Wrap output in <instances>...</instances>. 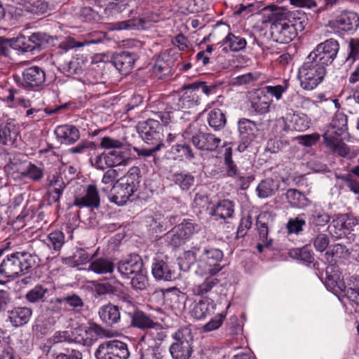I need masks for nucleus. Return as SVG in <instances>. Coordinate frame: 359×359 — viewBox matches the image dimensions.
<instances>
[{
    "instance_id": "36",
    "label": "nucleus",
    "mask_w": 359,
    "mask_h": 359,
    "mask_svg": "<svg viewBox=\"0 0 359 359\" xmlns=\"http://www.w3.org/2000/svg\"><path fill=\"white\" fill-rule=\"evenodd\" d=\"M218 44L228 46L231 51L238 52L245 48L247 42L243 37L230 32Z\"/></svg>"
},
{
    "instance_id": "51",
    "label": "nucleus",
    "mask_w": 359,
    "mask_h": 359,
    "mask_svg": "<svg viewBox=\"0 0 359 359\" xmlns=\"http://www.w3.org/2000/svg\"><path fill=\"white\" fill-rule=\"evenodd\" d=\"M171 152L177 155L179 158H184L191 161L194 158V154L189 145L184 144H177L172 147Z\"/></svg>"
},
{
    "instance_id": "55",
    "label": "nucleus",
    "mask_w": 359,
    "mask_h": 359,
    "mask_svg": "<svg viewBox=\"0 0 359 359\" xmlns=\"http://www.w3.org/2000/svg\"><path fill=\"white\" fill-rule=\"evenodd\" d=\"M330 220L328 214L323 210H316L310 217L309 222L311 224L316 226H324Z\"/></svg>"
},
{
    "instance_id": "15",
    "label": "nucleus",
    "mask_w": 359,
    "mask_h": 359,
    "mask_svg": "<svg viewBox=\"0 0 359 359\" xmlns=\"http://www.w3.org/2000/svg\"><path fill=\"white\" fill-rule=\"evenodd\" d=\"M74 205L79 208L88 207L93 209L99 208L100 198L96 186L94 184L88 185L83 195L74 197Z\"/></svg>"
},
{
    "instance_id": "16",
    "label": "nucleus",
    "mask_w": 359,
    "mask_h": 359,
    "mask_svg": "<svg viewBox=\"0 0 359 359\" xmlns=\"http://www.w3.org/2000/svg\"><path fill=\"white\" fill-rule=\"evenodd\" d=\"M100 327L96 325L90 326H79L72 331V342L90 346L95 339V334Z\"/></svg>"
},
{
    "instance_id": "58",
    "label": "nucleus",
    "mask_w": 359,
    "mask_h": 359,
    "mask_svg": "<svg viewBox=\"0 0 359 359\" xmlns=\"http://www.w3.org/2000/svg\"><path fill=\"white\" fill-rule=\"evenodd\" d=\"M72 332L67 330L57 331L48 339V342L52 344H55L62 342H72Z\"/></svg>"
},
{
    "instance_id": "24",
    "label": "nucleus",
    "mask_w": 359,
    "mask_h": 359,
    "mask_svg": "<svg viewBox=\"0 0 359 359\" xmlns=\"http://www.w3.org/2000/svg\"><path fill=\"white\" fill-rule=\"evenodd\" d=\"M55 133L58 140L65 144L74 143L80 137L79 130L72 125L59 126L55 128Z\"/></svg>"
},
{
    "instance_id": "1",
    "label": "nucleus",
    "mask_w": 359,
    "mask_h": 359,
    "mask_svg": "<svg viewBox=\"0 0 359 359\" xmlns=\"http://www.w3.org/2000/svg\"><path fill=\"white\" fill-rule=\"evenodd\" d=\"M271 32L276 41L280 43H288L297 36V32L304 29V20L301 17L286 10L278 8L271 15Z\"/></svg>"
},
{
    "instance_id": "40",
    "label": "nucleus",
    "mask_w": 359,
    "mask_h": 359,
    "mask_svg": "<svg viewBox=\"0 0 359 359\" xmlns=\"http://www.w3.org/2000/svg\"><path fill=\"white\" fill-rule=\"evenodd\" d=\"M185 296L178 291H169L164 294L165 304L172 309H180L184 308Z\"/></svg>"
},
{
    "instance_id": "32",
    "label": "nucleus",
    "mask_w": 359,
    "mask_h": 359,
    "mask_svg": "<svg viewBox=\"0 0 359 359\" xmlns=\"http://www.w3.org/2000/svg\"><path fill=\"white\" fill-rule=\"evenodd\" d=\"M107 154V167L114 168L117 166L128 165L130 158L127 156L126 152L118 150H111L106 152Z\"/></svg>"
},
{
    "instance_id": "41",
    "label": "nucleus",
    "mask_w": 359,
    "mask_h": 359,
    "mask_svg": "<svg viewBox=\"0 0 359 359\" xmlns=\"http://www.w3.org/2000/svg\"><path fill=\"white\" fill-rule=\"evenodd\" d=\"M286 198L288 203L293 208H302L309 203V201L304 194L294 189L287 190Z\"/></svg>"
},
{
    "instance_id": "37",
    "label": "nucleus",
    "mask_w": 359,
    "mask_h": 359,
    "mask_svg": "<svg viewBox=\"0 0 359 359\" xmlns=\"http://www.w3.org/2000/svg\"><path fill=\"white\" fill-rule=\"evenodd\" d=\"M289 86L290 83L288 80L283 79L278 84L265 86L261 90L266 95H270L271 97H275L276 100H280L282 99L283 95L289 88Z\"/></svg>"
},
{
    "instance_id": "7",
    "label": "nucleus",
    "mask_w": 359,
    "mask_h": 359,
    "mask_svg": "<svg viewBox=\"0 0 359 359\" xmlns=\"http://www.w3.org/2000/svg\"><path fill=\"white\" fill-rule=\"evenodd\" d=\"M339 50L337 41L330 39L317 45L307 56L327 68L336 58Z\"/></svg>"
},
{
    "instance_id": "23",
    "label": "nucleus",
    "mask_w": 359,
    "mask_h": 359,
    "mask_svg": "<svg viewBox=\"0 0 359 359\" xmlns=\"http://www.w3.org/2000/svg\"><path fill=\"white\" fill-rule=\"evenodd\" d=\"M215 307L216 304L212 299L206 297L203 298L193 304L191 314L194 318L201 320L212 313Z\"/></svg>"
},
{
    "instance_id": "14",
    "label": "nucleus",
    "mask_w": 359,
    "mask_h": 359,
    "mask_svg": "<svg viewBox=\"0 0 359 359\" xmlns=\"http://www.w3.org/2000/svg\"><path fill=\"white\" fill-rule=\"evenodd\" d=\"M142 267V258L137 254L130 255L117 264V270L123 278H130L131 275L140 272Z\"/></svg>"
},
{
    "instance_id": "18",
    "label": "nucleus",
    "mask_w": 359,
    "mask_h": 359,
    "mask_svg": "<svg viewBox=\"0 0 359 359\" xmlns=\"http://www.w3.org/2000/svg\"><path fill=\"white\" fill-rule=\"evenodd\" d=\"M19 126L15 121L11 120L0 124V144L11 145L17 140Z\"/></svg>"
},
{
    "instance_id": "57",
    "label": "nucleus",
    "mask_w": 359,
    "mask_h": 359,
    "mask_svg": "<svg viewBox=\"0 0 359 359\" xmlns=\"http://www.w3.org/2000/svg\"><path fill=\"white\" fill-rule=\"evenodd\" d=\"M130 283L133 288L135 290H143L146 289L148 285V279L142 269L140 272L135 274V276L132 278Z\"/></svg>"
},
{
    "instance_id": "63",
    "label": "nucleus",
    "mask_w": 359,
    "mask_h": 359,
    "mask_svg": "<svg viewBox=\"0 0 359 359\" xmlns=\"http://www.w3.org/2000/svg\"><path fill=\"white\" fill-rule=\"evenodd\" d=\"M93 167L99 170H104L107 167V154L102 152L91 156L89 159Z\"/></svg>"
},
{
    "instance_id": "43",
    "label": "nucleus",
    "mask_w": 359,
    "mask_h": 359,
    "mask_svg": "<svg viewBox=\"0 0 359 359\" xmlns=\"http://www.w3.org/2000/svg\"><path fill=\"white\" fill-rule=\"evenodd\" d=\"M174 344L193 346L194 337L190 327L186 326L178 329L172 335Z\"/></svg>"
},
{
    "instance_id": "38",
    "label": "nucleus",
    "mask_w": 359,
    "mask_h": 359,
    "mask_svg": "<svg viewBox=\"0 0 359 359\" xmlns=\"http://www.w3.org/2000/svg\"><path fill=\"white\" fill-rule=\"evenodd\" d=\"M207 121L209 126L215 130L223 128L226 124V117L223 111L218 108H214L209 111Z\"/></svg>"
},
{
    "instance_id": "34",
    "label": "nucleus",
    "mask_w": 359,
    "mask_h": 359,
    "mask_svg": "<svg viewBox=\"0 0 359 359\" xmlns=\"http://www.w3.org/2000/svg\"><path fill=\"white\" fill-rule=\"evenodd\" d=\"M238 130L242 140L251 142L255 137L257 125L250 119L241 118L238 121Z\"/></svg>"
},
{
    "instance_id": "28",
    "label": "nucleus",
    "mask_w": 359,
    "mask_h": 359,
    "mask_svg": "<svg viewBox=\"0 0 359 359\" xmlns=\"http://www.w3.org/2000/svg\"><path fill=\"white\" fill-rule=\"evenodd\" d=\"M100 319L108 325L118 323L121 318V313L117 306L108 304L101 306L99 309Z\"/></svg>"
},
{
    "instance_id": "39",
    "label": "nucleus",
    "mask_w": 359,
    "mask_h": 359,
    "mask_svg": "<svg viewBox=\"0 0 359 359\" xmlns=\"http://www.w3.org/2000/svg\"><path fill=\"white\" fill-rule=\"evenodd\" d=\"M223 147L224 150L222 152L224 158L226 175L229 177H235L238 175V170L236 165L232 160L231 143L224 142L223 144Z\"/></svg>"
},
{
    "instance_id": "29",
    "label": "nucleus",
    "mask_w": 359,
    "mask_h": 359,
    "mask_svg": "<svg viewBox=\"0 0 359 359\" xmlns=\"http://www.w3.org/2000/svg\"><path fill=\"white\" fill-rule=\"evenodd\" d=\"M141 178L140 169L137 166L131 167L127 173L117 181L135 192L139 187Z\"/></svg>"
},
{
    "instance_id": "13",
    "label": "nucleus",
    "mask_w": 359,
    "mask_h": 359,
    "mask_svg": "<svg viewBox=\"0 0 359 359\" xmlns=\"http://www.w3.org/2000/svg\"><path fill=\"white\" fill-rule=\"evenodd\" d=\"M151 273L156 280H171L174 272L168 263V257L162 253L156 255L153 259Z\"/></svg>"
},
{
    "instance_id": "6",
    "label": "nucleus",
    "mask_w": 359,
    "mask_h": 359,
    "mask_svg": "<svg viewBox=\"0 0 359 359\" xmlns=\"http://www.w3.org/2000/svg\"><path fill=\"white\" fill-rule=\"evenodd\" d=\"M224 258L223 252L216 248H205L197 259L196 273L199 276L217 275L223 266L221 262Z\"/></svg>"
},
{
    "instance_id": "26",
    "label": "nucleus",
    "mask_w": 359,
    "mask_h": 359,
    "mask_svg": "<svg viewBox=\"0 0 359 359\" xmlns=\"http://www.w3.org/2000/svg\"><path fill=\"white\" fill-rule=\"evenodd\" d=\"M55 322L53 316H40L33 324L32 331L38 337L45 336L53 330Z\"/></svg>"
},
{
    "instance_id": "3",
    "label": "nucleus",
    "mask_w": 359,
    "mask_h": 359,
    "mask_svg": "<svg viewBox=\"0 0 359 359\" xmlns=\"http://www.w3.org/2000/svg\"><path fill=\"white\" fill-rule=\"evenodd\" d=\"M326 74L327 68L306 56L299 67L297 79L302 89L312 90L323 81Z\"/></svg>"
},
{
    "instance_id": "62",
    "label": "nucleus",
    "mask_w": 359,
    "mask_h": 359,
    "mask_svg": "<svg viewBox=\"0 0 359 359\" xmlns=\"http://www.w3.org/2000/svg\"><path fill=\"white\" fill-rule=\"evenodd\" d=\"M327 286L330 288L331 291L334 294H342L346 291V285L343 280L338 278L334 280L327 276Z\"/></svg>"
},
{
    "instance_id": "21",
    "label": "nucleus",
    "mask_w": 359,
    "mask_h": 359,
    "mask_svg": "<svg viewBox=\"0 0 359 359\" xmlns=\"http://www.w3.org/2000/svg\"><path fill=\"white\" fill-rule=\"evenodd\" d=\"M137 56L130 51H123L114 57V65L123 74H127L133 69Z\"/></svg>"
},
{
    "instance_id": "61",
    "label": "nucleus",
    "mask_w": 359,
    "mask_h": 359,
    "mask_svg": "<svg viewBox=\"0 0 359 359\" xmlns=\"http://www.w3.org/2000/svg\"><path fill=\"white\" fill-rule=\"evenodd\" d=\"M32 51L40 48L44 43L48 42V36L44 33H33L29 36Z\"/></svg>"
},
{
    "instance_id": "52",
    "label": "nucleus",
    "mask_w": 359,
    "mask_h": 359,
    "mask_svg": "<svg viewBox=\"0 0 359 359\" xmlns=\"http://www.w3.org/2000/svg\"><path fill=\"white\" fill-rule=\"evenodd\" d=\"M47 292V288L41 285H36L26 294L25 297L28 302L36 303L39 301H43Z\"/></svg>"
},
{
    "instance_id": "50",
    "label": "nucleus",
    "mask_w": 359,
    "mask_h": 359,
    "mask_svg": "<svg viewBox=\"0 0 359 359\" xmlns=\"http://www.w3.org/2000/svg\"><path fill=\"white\" fill-rule=\"evenodd\" d=\"M61 305L69 306L74 310L79 311L83 306V300L76 294L68 295L62 299H57Z\"/></svg>"
},
{
    "instance_id": "5",
    "label": "nucleus",
    "mask_w": 359,
    "mask_h": 359,
    "mask_svg": "<svg viewBox=\"0 0 359 359\" xmlns=\"http://www.w3.org/2000/svg\"><path fill=\"white\" fill-rule=\"evenodd\" d=\"M35 262V257L27 252H17L7 255L0 264V275L14 278L29 269Z\"/></svg>"
},
{
    "instance_id": "45",
    "label": "nucleus",
    "mask_w": 359,
    "mask_h": 359,
    "mask_svg": "<svg viewBox=\"0 0 359 359\" xmlns=\"http://www.w3.org/2000/svg\"><path fill=\"white\" fill-rule=\"evenodd\" d=\"M22 6L25 11L36 15L44 14L48 10L45 0H25Z\"/></svg>"
},
{
    "instance_id": "53",
    "label": "nucleus",
    "mask_w": 359,
    "mask_h": 359,
    "mask_svg": "<svg viewBox=\"0 0 359 359\" xmlns=\"http://www.w3.org/2000/svg\"><path fill=\"white\" fill-rule=\"evenodd\" d=\"M173 180L182 189L187 190L194 184V177L190 174L181 172L175 174Z\"/></svg>"
},
{
    "instance_id": "30",
    "label": "nucleus",
    "mask_w": 359,
    "mask_h": 359,
    "mask_svg": "<svg viewBox=\"0 0 359 359\" xmlns=\"http://www.w3.org/2000/svg\"><path fill=\"white\" fill-rule=\"evenodd\" d=\"M272 102L273 100L260 90L251 101V107L257 114L262 115L270 111Z\"/></svg>"
},
{
    "instance_id": "12",
    "label": "nucleus",
    "mask_w": 359,
    "mask_h": 359,
    "mask_svg": "<svg viewBox=\"0 0 359 359\" xmlns=\"http://www.w3.org/2000/svg\"><path fill=\"white\" fill-rule=\"evenodd\" d=\"M142 139L147 143L162 142L163 128L158 121L149 118L140 122L137 127Z\"/></svg>"
},
{
    "instance_id": "9",
    "label": "nucleus",
    "mask_w": 359,
    "mask_h": 359,
    "mask_svg": "<svg viewBox=\"0 0 359 359\" xmlns=\"http://www.w3.org/2000/svg\"><path fill=\"white\" fill-rule=\"evenodd\" d=\"M199 103L200 98L196 83L184 88L179 94L173 95L172 98V107L175 110L186 111L198 106Z\"/></svg>"
},
{
    "instance_id": "11",
    "label": "nucleus",
    "mask_w": 359,
    "mask_h": 359,
    "mask_svg": "<svg viewBox=\"0 0 359 359\" xmlns=\"http://www.w3.org/2000/svg\"><path fill=\"white\" fill-rule=\"evenodd\" d=\"M45 81V71L39 67L33 66L23 70L20 86L26 90H38Z\"/></svg>"
},
{
    "instance_id": "33",
    "label": "nucleus",
    "mask_w": 359,
    "mask_h": 359,
    "mask_svg": "<svg viewBox=\"0 0 359 359\" xmlns=\"http://www.w3.org/2000/svg\"><path fill=\"white\" fill-rule=\"evenodd\" d=\"M114 269L113 262L104 257L96 258L90 262L88 270L97 274L111 273Z\"/></svg>"
},
{
    "instance_id": "10",
    "label": "nucleus",
    "mask_w": 359,
    "mask_h": 359,
    "mask_svg": "<svg viewBox=\"0 0 359 359\" xmlns=\"http://www.w3.org/2000/svg\"><path fill=\"white\" fill-rule=\"evenodd\" d=\"M201 230V226L191 222H184L175 226L165 235V241L175 247L184 243L194 233Z\"/></svg>"
},
{
    "instance_id": "60",
    "label": "nucleus",
    "mask_w": 359,
    "mask_h": 359,
    "mask_svg": "<svg viewBox=\"0 0 359 359\" xmlns=\"http://www.w3.org/2000/svg\"><path fill=\"white\" fill-rule=\"evenodd\" d=\"M306 224L305 220L300 216L294 219H289L287 224V229L289 233H299L302 231L303 226Z\"/></svg>"
},
{
    "instance_id": "42",
    "label": "nucleus",
    "mask_w": 359,
    "mask_h": 359,
    "mask_svg": "<svg viewBox=\"0 0 359 359\" xmlns=\"http://www.w3.org/2000/svg\"><path fill=\"white\" fill-rule=\"evenodd\" d=\"M169 351L172 359H189L193 353V346L172 343Z\"/></svg>"
},
{
    "instance_id": "47",
    "label": "nucleus",
    "mask_w": 359,
    "mask_h": 359,
    "mask_svg": "<svg viewBox=\"0 0 359 359\" xmlns=\"http://www.w3.org/2000/svg\"><path fill=\"white\" fill-rule=\"evenodd\" d=\"M10 45L12 48L22 52H32L29 36H26L24 34H20L16 38H13L11 40Z\"/></svg>"
},
{
    "instance_id": "2",
    "label": "nucleus",
    "mask_w": 359,
    "mask_h": 359,
    "mask_svg": "<svg viewBox=\"0 0 359 359\" xmlns=\"http://www.w3.org/2000/svg\"><path fill=\"white\" fill-rule=\"evenodd\" d=\"M347 117L342 113L335 115L323 135L326 147L334 154L346 157L349 154V148L342 141L341 136L347 131Z\"/></svg>"
},
{
    "instance_id": "27",
    "label": "nucleus",
    "mask_w": 359,
    "mask_h": 359,
    "mask_svg": "<svg viewBox=\"0 0 359 359\" xmlns=\"http://www.w3.org/2000/svg\"><path fill=\"white\" fill-rule=\"evenodd\" d=\"M336 23L339 28L343 31H355L359 26V16L355 12H344L341 14Z\"/></svg>"
},
{
    "instance_id": "8",
    "label": "nucleus",
    "mask_w": 359,
    "mask_h": 359,
    "mask_svg": "<svg viewBox=\"0 0 359 359\" xmlns=\"http://www.w3.org/2000/svg\"><path fill=\"white\" fill-rule=\"evenodd\" d=\"M95 356L97 359H128L130 352L126 343L119 340H110L99 345Z\"/></svg>"
},
{
    "instance_id": "64",
    "label": "nucleus",
    "mask_w": 359,
    "mask_h": 359,
    "mask_svg": "<svg viewBox=\"0 0 359 359\" xmlns=\"http://www.w3.org/2000/svg\"><path fill=\"white\" fill-rule=\"evenodd\" d=\"M60 68L67 76H71L79 73L81 71V67L76 60H71L60 65Z\"/></svg>"
},
{
    "instance_id": "49",
    "label": "nucleus",
    "mask_w": 359,
    "mask_h": 359,
    "mask_svg": "<svg viewBox=\"0 0 359 359\" xmlns=\"http://www.w3.org/2000/svg\"><path fill=\"white\" fill-rule=\"evenodd\" d=\"M338 183L339 181L344 182V184L353 194H359V182L352 175L351 173L341 175H336Z\"/></svg>"
},
{
    "instance_id": "17",
    "label": "nucleus",
    "mask_w": 359,
    "mask_h": 359,
    "mask_svg": "<svg viewBox=\"0 0 359 359\" xmlns=\"http://www.w3.org/2000/svg\"><path fill=\"white\" fill-rule=\"evenodd\" d=\"M209 215L215 220H225L233 217L235 212L234 203L229 199L219 201L209 208Z\"/></svg>"
},
{
    "instance_id": "56",
    "label": "nucleus",
    "mask_w": 359,
    "mask_h": 359,
    "mask_svg": "<svg viewBox=\"0 0 359 359\" xmlns=\"http://www.w3.org/2000/svg\"><path fill=\"white\" fill-rule=\"evenodd\" d=\"M22 175L34 181H39L43 177V170L41 167L29 163Z\"/></svg>"
},
{
    "instance_id": "35",
    "label": "nucleus",
    "mask_w": 359,
    "mask_h": 359,
    "mask_svg": "<svg viewBox=\"0 0 359 359\" xmlns=\"http://www.w3.org/2000/svg\"><path fill=\"white\" fill-rule=\"evenodd\" d=\"M43 241L50 250L58 253L65 243V236L62 231L56 230L50 232Z\"/></svg>"
},
{
    "instance_id": "25",
    "label": "nucleus",
    "mask_w": 359,
    "mask_h": 359,
    "mask_svg": "<svg viewBox=\"0 0 359 359\" xmlns=\"http://www.w3.org/2000/svg\"><path fill=\"white\" fill-rule=\"evenodd\" d=\"M131 324L133 326L144 330V329H160L161 325L155 322L148 315L141 311H136L133 313H130Z\"/></svg>"
},
{
    "instance_id": "22",
    "label": "nucleus",
    "mask_w": 359,
    "mask_h": 359,
    "mask_svg": "<svg viewBox=\"0 0 359 359\" xmlns=\"http://www.w3.org/2000/svg\"><path fill=\"white\" fill-rule=\"evenodd\" d=\"M357 220L346 214L339 215L332 220V226L334 229V234L336 237H341L344 236L346 231L357 224Z\"/></svg>"
},
{
    "instance_id": "48",
    "label": "nucleus",
    "mask_w": 359,
    "mask_h": 359,
    "mask_svg": "<svg viewBox=\"0 0 359 359\" xmlns=\"http://www.w3.org/2000/svg\"><path fill=\"white\" fill-rule=\"evenodd\" d=\"M292 128L297 131H304L310 127V119L304 114H294L292 116Z\"/></svg>"
},
{
    "instance_id": "20",
    "label": "nucleus",
    "mask_w": 359,
    "mask_h": 359,
    "mask_svg": "<svg viewBox=\"0 0 359 359\" xmlns=\"http://www.w3.org/2000/svg\"><path fill=\"white\" fill-rule=\"evenodd\" d=\"M134 193V191L123 185V183L121 184L119 182L116 181L112 187L109 199L111 203L121 206L125 205L130 200Z\"/></svg>"
},
{
    "instance_id": "31",
    "label": "nucleus",
    "mask_w": 359,
    "mask_h": 359,
    "mask_svg": "<svg viewBox=\"0 0 359 359\" xmlns=\"http://www.w3.org/2000/svg\"><path fill=\"white\" fill-rule=\"evenodd\" d=\"M279 187L278 180L272 178L263 180L257 187V196L262 198L271 196L278 190Z\"/></svg>"
},
{
    "instance_id": "19",
    "label": "nucleus",
    "mask_w": 359,
    "mask_h": 359,
    "mask_svg": "<svg viewBox=\"0 0 359 359\" xmlns=\"http://www.w3.org/2000/svg\"><path fill=\"white\" fill-rule=\"evenodd\" d=\"M32 316V310L25 306H17L8 311V320L15 327L27 324Z\"/></svg>"
},
{
    "instance_id": "4",
    "label": "nucleus",
    "mask_w": 359,
    "mask_h": 359,
    "mask_svg": "<svg viewBox=\"0 0 359 359\" xmlns=\"http://www.w3.org/2000/svg\"><path fill=\"white\" fill-rule=\"evenodd\" d=\"M183 138L189 140L200 151H215L222 140L215 135L203 132L201 124L194 121L182 133Z\"/></svg>"
},
{
    "instance_id": "54",
    "label": "nucleus",
    "mask_w": 359,
    "mask_h": 359,
    "mask_svg": "<svg viewBox=\"0 0 359 359\" xmlns=\"http://www.w3.org/2000/svg\"><path fill=\"white\" fill-rule=\"evenodd\" d=\"M100 145L101 148L109 151L122 149L123 147L122 141L109 136L101 138Z\"/></svg>"
},
{
    "instance_id": "44",
    "label": "nucleus",
    "mask_w": 359,
    "mask_h": 359,
    "mask_svg": "<svg viewBox=\"0 0 359 359\" xmlns=\"http://www.w3.org/2000/svg\"><path fill=\"white\" fill-rule=\"evenodd\" d=\"M205 280L198 285H196L192 288V292L195 295L202 296L210 292L216 285L219 280L215 278V275H206Z\"/></svg>"
},
{
    "instance_id": "59",
    "label": "nucleus",
    "mask_w": 359,
    "mask_h": 359,
    "mask_svg": "<svg viewBox=\"0 0 359 359\" xmlns=\"http://www.w3.org/2000/svg\"><path fill=\"white\" fill-rule=\"evenodd\" d=\"M263 215H260L257 218V225L259 231V238L266 246L271 243V240L268 238V226L265 222H262Z\"/></svg>"
},
{
    "instance_id": "46",
    "label": "nucleus",
    "mask_w": 359,
    "mask_h": 359,
    "mask_svg": "<svg viewBox=\"0 0 359 359\" xmlns=\"http://www.w3.org/2000/svg\"><path fill=\"white\" fill-rule=\"evenodd\" d=\"M289 255L290 257L301 262L311 263L313 261L311 251L306 246L301 248L291 249L289 251Z\"/></svg>"
}]
</instances>
